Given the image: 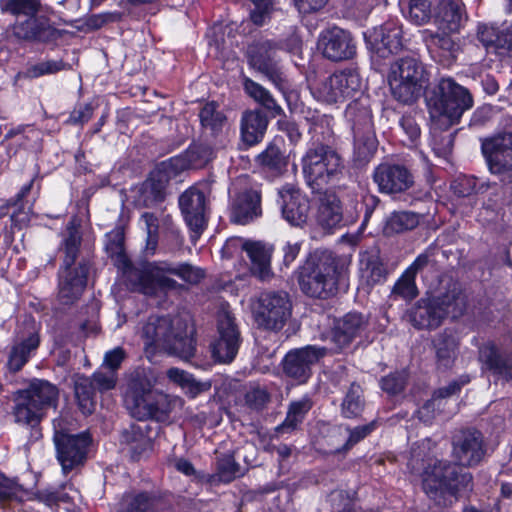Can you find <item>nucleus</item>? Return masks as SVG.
I'll return each instance as SVG.
<instances>
[{"mask_svg":"<svg viewBox=\"0 0 512 512\" xmlns=\"http://www.w3.org/2000/svg\"><path fill=\"white\" fill-rule=\"evenodd\" d=\"M485 454L482 434L464 430L453 439V456L458 465L431 459L423 472V489L438 506H450L459 495L472 489V475L460 466L478 464Z\"/></svg>","mask_w":512,"mask_h":512,"instance_id":"f257e3e1","label":"nucleus"},{"mask_svg":"<svg viewBox=\"0 0 512 512\" xmlns=\"http://www.w3.org/2000/svg\"><path fill=\"white\" fill-rule=\"evenodd\" d=\"M156 378L150 369L137 368L129 376L125 392V405L130 414L139 419L167 421L174 407L181 403L154 389Z\"/></svg>","mask_w":512,"mask_h":512,"instance_id":"f03ea898","label":"nucleus"},{"mask_svg":"<svg viewBox=\"0 0 512 512\" xmlns=\"http://www.w3.org/2000/svg\"><path fill=\"white\" fill-rule=\"evenodd\" d=\"M82 241L80 232V220L72 217L63 233L60 250L64 253L63 268L59 272L58 297L62 304L70 305L82 295L89 272L88 263L79 262L72 267L79 254Z\"/></svg>","mask_w":512,"mask_h":512,"instance_id":"7ed1b4c3","label":"nucleus"},{"mask_svg":"<svg viewBox=\"0 0 512 512\" xmlns=\"http://www.w3.org/2000/svg\"><path fill=\"white\" fill-rule=\"evenodd\" d=\"M169 275L177 276L189 284H198L205 277V272L188 263L168 261L145 262L142 269L128 272L129 279L138 286L137 292L147 296L175 289L177 282Z\"/></svg>","mask_w":512,"mask_h":512,"instance_id":"20e7f679","label":"nucleus"},{"mask_svg":"<svg viewBox=\"0 0 512 512\" xmlns=\"http://www.w3.org/2000/svg\"><path fill=\"white\" fill-rule=\"evenodd\" d=\"M141 337L146 348L163 350L184 360L195 353L194 339L180 318L152 315L143 325Z\"/></svg>","mask_w":512,"mask_h":512,"instance_id":"39448f33","label":"nucleus"},{"mask_svg":"<svg viewBox=\"0 0 512 512\" xmlns=\"http://www.w3.org/2000/svg\"><path fill=\"white\" fill-rule=\"evenodd\" d=\"M432 130H447L473 106L469 91L451 78H443L426 97Z\"/></svg>","mask_w":512,"mask_h":512,"instance_id":"423d86ee","label":"nucleus"},{"mask_svg":"<svg viewBox=\"0 0 512 512\" xmlns=\"http://www.w3.org/2000/svg\"><path fill=\"white\" fill-rule=\"evenodd\" d=\"M466 306L465 294L453 283L443 294L418 300L411 311L410 320L417 329H436L446 317L456 319L462 316Z\"/></svg>","mask_w":512,"mask_h":512,"instance_id":"0eeeda50","label":"nucleus"},{"mask_svg":"<svg viewBox=\"0 0 512 512\" xmlns=\"http://www.w3.org/2000/svg\"><path fill=\"white\" fill-rule=\"evenodd\" d=\"M338 271L335 257L329 251H316L300 268L298 282L301 291L326 299L337 291Z\"/></svg>","mask_w":512,"mask_h":512,"instance_id":"6e6552de","label":"nucleus"},{"mask_svg":"<svg viewBox=\"0 0 512 512\" xmlns=\"http://www.w3.org/2000/svg\"><path fill=\"white\" fill-rule=\"evenodd\" d=\"M389 86L393 97L404 104L415 102L429 83L424 64L415 57H403L390 68Z\"/></svg>","mask_w":512,"mask_h":512,"instance_id":"1a4fd4ad","label":"nucleus"},{"mask_svg":"<svg viewBox=\"0 0 512 512\" xmlns=\"http://www.w3.org/2000/svg\"><path fill=\"white\" fill-rule=\"evenodd\" d=\"M342 168L341 157L327 144L311 145L302 157L303 175L313 192L322 191L336 180Z\"/></svg>","mask_w":512,"mask_h":512,"instance_id":"9d476101","label":"nucleus"},{"mask_svg":"<svg viewBox=\"0 0 512 512\" xmlns=\"http://www.w3.org/2000/svg\"><path fill=\"white\" fill-rule=\"evenodd\" d=\"M280 46L275 40L259 39L248 45L246 56L251 68L264 75L279 91L285 94L288 80L280 66L277 53Z\"/></svg>","mask_w":512,"mask_h":512,"instance_id":"9b49d317","label":"nucleus"},{"mask_svg":"<svg viewBox=\"0 0 512 512\" xmlns=\"http://www.w3.org/2000/svg\"><path fill=\"white\" fill-rule=\"evenodd\" d=\"M292 304L284 291L261 292L252 305V313L259 327L266 330L282 329L291 315Z\"/></svg>","mask_w":512,"mask_h":512,"instance_id":"f8f14e48","label":"nucleus"},{"mask_svg":"<svg viewBox=\"0 0 512 512\" xmlns=\"http://www.w3.org/2000/svg\"><path fill=\"white\" fill-rule=\"evenodd\" d=\"M61 422V419L53 421V441L56 448V458L62 467L63 473L67 474L84 464L90 437L86 433L73 435L64 432Z\"/></svg>","mask_w":512,"mask_h":512,"instance_id":"ddd939ff","label":"nucleus"},{"mask_svg":"<svg viewBox=\"0 0 512 512\" xmlns=\"http://www.w3.org/2000/svg\"><path fill=\"white\" fill-rule=\"evenodd\" d=\"M218 339L212 343L213 358L220 363H230L236 357L242 339L235 319L228 311L218 315Z\"/></svg>","mask_w":512,"mask_h":512,"instance_id":"4468645a","label":"nucleus"},{"mask_svg":"<svg viewBox=\"0 0 512 512\" xmlns=\"http://www.w3.org/2000/svg\"><path fill=\"white\" fill-rule=\"evenodd\" d=\"M40 345L39 329L33 320L25 321L24 328H18L10 348L7 367L9 371H20L36 353Z\"/></svg>","mask_w":512,"mask_h":512,"instance_id":"2eb2a0df","label":"nucleus"},{"mask_svg":"<svg viewBox=\"0 0 512 512\" xmlns=\"http://www.w3.org/2000/svg\"><path fill=\"white\" fill-rule=\"evenodd\" d=\"M326 354V348L308 345L289 351L283 361V372L298 384L306 383L312 375V366Z\"/></svg>","mask_w":512,"mask_h":512,"instance_id":"dca6fc26","label":"nucleus"},{"mask_svg":"<svg viewBox=\"0 0 512 512\" xmlns=\"http://www.w3.org/2000/svg\"><path fill=\"white\" fill-rule=\"evenodd\" d=\"M489 169L495 174H509L512 181V132L486 139L481 145Z\"/></svg>","mask_w":512,"mask_h":512,"instance_id":"f3484780","label":"nucleus"},{"mask_svg":"<svg viewBox=\"0 0 512 512\" xmlns=\"http://www.w3.org/2000/svg\"><path fill=\"white\" fill-rule=\"evenodd\" d=\"M179 207L184 221L192 233L191 240L195 243L207 224L204 193L196 188L187 189L179 197Z\"/></svg>","mask_w":512,"mask_h":512,"instance_id":"a211bd4d","label":"nucleus"},{"mask_svg":"<svg viewBox=\"0 0 512 512\" xmlns=\"http://www.w3.org/2000/svg\"><path fill=\"white\" fill-rule=\"evenodd\" d=\"M323 56L331 61H343L356 54V43L351 33L333 26L323 30L319 36Z\"/></svg>","mask_w":512,"mask_h":512,"instance_id":"6ab92c4d","label":"nucleus"},{"mask_svg":"<svg viewBox=\"0 0 512 512\" xmlns=\"http://www.w3.org/2000/svg\"><path fill=\"white\" fill-rule=\"evenodd\" d=\"M379 191L385 194H398L407 191L414 184L411 171L402 164L381 163L373 173Z\"/></svg>","mask_w":512,"mask_h":512,"instance_id":"aec40b11","label":"nucleus"},{"mask_svg":"<svg viewBox=\"0 0 512 512\" xmlns=\"http://www.w3.org/2000/svg\"><path fill=\"white\" fill-rule=\"evenodd\" d=\"M369 326L366 316L359 312H349L334 320L331 340L339 348L350 345L356 338L362 337Z\"/></svg>","mask_w":512,"mask_h":512,"instance_id":"412c9836","label":"nucleus"},{"mask_svg":"<svg viewBox=\"0 0 512 512\" xmlns=\"http://www.w3.org/2000/svg\"><path fill=\"white\" fill-rule=\"evenodd\" d=\"M279 197L282 215L287 222L294 226H302L307 222L310 202L299 189L287 184L279 190Z\"/></svg>","mask_w":512,"mask_h":512,"instance_id":"4be33fe9","label":"nucleus"},{"mask_svg":"<svg viewBox=\"0 0 512 512\" xmlns=\"http://www.w3.org/2000/svg\"><path fill=\"white\" fill-rule=\"evenodd\" d=\"M450 32H435L430 29L421 31V38L430 55L438 62L449 64L456 59L460 46Z\"/></svg>","mask_w":512,"mask_h":512,"instance_id":"5701e85b","label":"nucleus"},{"mask_svg":"<svg viewBox=\"0 0 512 512\" xmlns=\"http://www.w3.org/2000/svg\"><path fill=\"white\" fill-rule=\"evenodd\" d=\"M242 250L246 252L251 262V273L261 281H267L273 276L271 258L273 247L261 241L247 240L242 243Z\"/></svg>","mask_w":512,"mask_h":512,"instance_id":"b1692460","label":"nucleus"},{"mask_svg":"<svg viewBox=\"0 0 512 512\" xmlns=\"http://www.w3.org/2000/svg\"><path fill=\"white\" fill-rule=\"evenodd\" d=\"M468 15L462 0H441L435 22L439 30L458 33L467 22Z\"/></svg>","mask_w":512,"mask_h":512,"instance_id":"393cba45","label":"nucleus"},{"mask_svg":"<svg viewBox=\"0 0 512 512\" xmlns=\"http://www.w3.org/2000/svg\"><path fill=\"white\" fill-rule=\"evenodd\" d=\"M478 358L483 369L506 381L512 379V354L501 353L493 342L480 346Z\"/></svg>","mask_w":512,"mask_h":512,"instance_id":"a878e982","label":"nucleus"},{"mask_svg":"<svg viewBox=\"0 0 512 512\" xmlns=\"http://www.w3.org/2000/svg\"><path fill=\"white\" fill-rule=\"evenodd\" d=\"M124 239V228L121 226L114 228L112 231L106 234L105 249L110 257L116 259L119 268L122 270V274L127 285L131 288V290L137 292L138 286L131 279H129L128 272L134 269H142V266L145 263H141L138 266H135L131 263V261L124 253Z\"/></svg>","mask_w":512,"mask_h":512,"instance_id":"bb28decb","label":"nucleus"},{"mask_svg":"<svg viewBox=\"0 0 512 512\" xmlns=\"http://www.w3.org/2000/svg\"><path fill=\"white\" fill-rule=\"evenodd\" d=\"M147 424H132L121 434V445L133 461H138L152 449V438Z\"/></svg>","mask_w":512,"mask_h":512,"instance_id":"cd10ccee","label":"nucleus"},{"mask_svg":"<svg viewBox=\"0 0 512 512\" xmlns=\"http://www.w3.org/2000/svg\"><path fill=\"white\" fill-rule=\"evenodd\" d=\"M372 38L382 57L396 54L403 48L402 26L397 20H389L375 29Z\"/></svg>","mask_w":512,"mask_h":512,"instance_id":"c85d7f7f","label":"nucleus"},{"mask_svg":"<svg viewBox=\"0 0 512 512\" xmlns=\"http://www.w3.org/2000/svg\"><path fill=\"white\" fill-rule=\"evenodd\" d=\"M261 194L256 189H248L237 194L232 206V220L241 225H246L260 217Z\"/></svg>","mask_w":512,"mask_h":512,"instance_id":"c756f323","label":"nucleus"},{"mask_svg":"<svg viewBox=\"0 0 512 512\" xmlns=\"http://www.w3.org/2000/svg\"><path fill=\"white\" fill-rule=\"evenodd\" d=\"M161 503L159 492L131 490L122 495L118 512H159Z\"/></svg>","mask_w":512,"mask_h":512,"instance_id":"7c9ffc66","label":"nucleus"},{"mask_svg":"<svg viewBox=\"0 0 512 512\" xmlns=\"http://www.w3.org/2000/svg\"><path fill=\"white\" fill-rule=\"evenodd\" d=\"M169 163H162L161 167L151 172L148 179L142 184L139 201L146 207L161 202L165 197V189L168 183Z\"/></svg>","mask_w":512,"mask_h":512,"instance_id":"2f4dec72","label":"nucleus"},{"mask_svg":"<svg viewBox=\"0 0 512 512\" xmlns=\"http://www.w3.org/2000/svg\"><path fill=\"white\" fill-rule=\"evenodd\" d=\"M359 272L362 283L369 287L384 283L388 274L379 252L376 250L360 254Z\"/></svg>","mask_w":512,"mask_h":512,"instance_id":"473e14b6","label":"nucleus"},{"mask_svg":"<svg viewBox=\"0 0 512 512\" xmlns=\"http://www.w3.org/2000/svg\"><path fill=\"white\" fill-rule=\"evenodd\" d=\"M316 219L324 229H333L343 221L341 201L335 193L325 192L319 198Z\"/></svg>","mask_w":512,"mask_h":512,"instance_id":"72a5a7b5","label":"nucleus"},{"mask_svg":"<svg viewBox=\"0 0 512 512\" xmlns=\"http://www.w3.org/2000/svg\"><path fill=\"white\" fill-rule=\"evenodd\" d=\"M28 397L21 390L17 391L14 397L12 415L17 424L35 429L44 418L45 413Z\"/></svg>","mask_w":512,"mask_h":512,"instance_id":"f704fd0d","label":"nucleus"},{"mask_svg":"<svg viewBox=\"0 0 512 512\" xmlns=\"http://www.w3.org/2000/svg\"><path fill=\"white\" fill-rule=\"evenodd\" d=\"M21 391L45 414L46 410L55 407L58 401L57 387L46 380L33 379L29 386Z\"/></svg>","mask_w":512,"mask_h":512,"instance_id":"c9c22d12","label":"nucleus"},{"mask_svg":"<svg viewBox=\"0 0 512 512\" xmlns=\"http://www.w3.org/2000/svg\"><path fill=\"white\" fill-rule=\"evenodd\" d=\"M267 117L258 110L247 111L241 119V137L249 146L259 143L266 132Z\"/></svg>","mask_w":512,"mask_h":512,"instance_id":"e433bc0d","label":"nucleus"},{"mask_svg":"<svg viewBox=\"0 0 512 512\" xmlns=\"http://www.w3.org/2000/svg\"><path fill=\"white\" fill-rule=\"evenodd\" d=\"M345 116L351 123L353 133L374 129L368 97H360L351 102L346 108Z\"/></svg>","mask_w":512,"mask_h":512,"instance_id":"4c0bfd02","label":"nucleus"},{"mask_svg":"<svg viewBox=\"0 0 512 512\" xmlns=\"http://www.w3.org/2000/svg\"><path fill=\"white\" fill-rule=\"evenodd\" d=\"M313 407V401L307 394L290 402L284 421L276 428L277 432H291L295 430L305 419Z\"/></svg>","mask_w":512,"mask_h":512,"instance_id":"58836bf2","label":"nucleus"},{"mask_svg":"<svg viewBox=\"0 0 512 512\" xmlns=\"http://www.w3.org/2000/svg\"><path fill=\"white\" fill-rule=\"evenodd\" d=\"M48 28L45 20L32 15L16 20L12 25V33L21 40H42L46 37Z\"/></svg>","mask_w":512,"mask_h":512,"instance_id":"ea45409f","label":"nucleus"},{"mask_svg":"<svg viewBox=\"0 0 512 512\" xmlns=\"http://www.w3.org/2000/svg\"><path fill=\"white\" fill-rule=\"evenodd\" d=\"M202 128L212 136H221L227 126V117L215 102H208L199 112Z\"/></svg>","mask_w":512,"mask_h":512,"instance_id":"a19ab883","label":"nucleus"},{"mask_svg":"<svg viewBox=\"0 0 512 512\" xmlns=\"http://www.w3.org/2000/svg\"><path fill=\"white\" fill-rule=\"evenodd\" d=\"M75 397L79 406V409L83 414L89 415L95 409V392L91 378L87 376H77L74 383Z\"/></svg>","mask_w":512,"mask_h":512,"instance_id":"79ce46f5","label":"nucleus"},{"mask_svg":"<svg viewBox=\"0 0 512 512\" xmlns=\"http://www.w3.org/2000/svg\"><path fill=\"white\" fill-rule=\"evenodd\" d=\"M335 85L341 93V102L361 92L362 78L355 69H344L334 74Z\"/></svg>","mask_w":512,"mask_h":512,"instance_id":"37998d69","label":"nucleus"},{"mask_svg":"<svg viewBox=\"0 0 512 512\" xmlns=\"http://www.w3.org/2000/svg\"><path fill=\"white\" fill-rule=\"evenodd\" d=\"M186 158L188 163L181 158H172L170 165L176 169L204 165L213 158V149L207 144H193L187 149Z\"/></svg>","mask_w":512,"mask_h":512,"instance_id":"c03bdc74","label":"nucleus"},{"mask_svg":"<svg viewBox=\"0 0 512 512\" xmlns=\"http://www.w3.org/2000/svg\"><path fill=\"white\" fill-rule=\"evenodd\" d=\"M354 157L359 163L368 162L377 149L374 129L354 132Z\"/></svg>","mask_w":512,"mask_h":512,"instance_id":"a18cd8bd","label":"nucleus"},{"mask_svg":"<svg viewBox=\"0 0 512 512\" xmlns=\"http://www.w3.org/2000/svg\"><path fill=\"white\" fill-rule=\"evenodd\" d=\"M244 90L256 102L261 104L267 110L272 111L274 116L281 115L283 113V109L276 102L271 93L259 83L246 78L244 81Z\"/></svg>","mask_w":512,"mask_h":512,"instance_id":"49530a36","label":"nucleus"},{"mask_svg":"<svg viewBox=\"0 0 512 512\" xmlns=\"http://www.w3.org/2000/svg\"><path fill=\"white\" fill-rule=\"evenodd\" d=\"M434 346L438 365L444 368L450 367L454 361L457 348V343L453 335L446 330L438 334L434 339Z\"/></svg>","mask_w":512,"mask_h":512,"instance_id":"de8ad7c7","label":"nucleus"},{"mask_svg":"<svg viewBox=\"0 0 512 512\" xmlns=\"http://www.w3.org/2000/svg\"><path fill=\"white\" fill-rule=\"evenodd\" d=\"M419 224V215L410 211L393 212L386 220L387 234L402 233L412 230Z\"/></svg>","mask_w":512,"mask_h":512,"instance_id":"09e8293b","label":"nucleus"},{"mask_svg":"<svg viewBox=\"0 0 512 512\" xmlns=\"http://www.w3.org/2000/svg\"><path fill=\"white\" fill-rule=\"evenodd\" d=\"M39 9V0H0L1 12L11 14L16 20L37 15Z\"/></svg>","mask_w":512,"mask_h":512,"instance_id":"8fccbe9b","label":"nucleus"},{"mask_svg":"<svg viewBox=\"0 0 512 512\" xmlns=\"http://www.w3.org/2000/svg\"><path fill=\"white\" fill-rule=\"evenodd\" d=\"M309 133L312 137V144H327L331 146L334 140V132L332 129V118L327 115H318L313 118Z\"/></svg>","mask_w":512,"mask_h":512,"instance_id":"3c124183","label":"nucleus"},{"mask_svg":"<svg viewBox=\"0 0 512 512\" xmlns=\"http://www.w3.org/2000/svg\"><path fill=\"white\" fill-rule=\"evenodd\" d=\"M362 393L360 385H350L341 405V413L345 418H356L361 414L364 408Z\"/></svg>","mask_w":512,"mask_h":512,"instance_id":"603ef678","label":"nucleus"},{"mask_svg":"<svg viewBox=\"0 0 512 512\" xmlns=\"http://www.w3.org/2000/svg\"><path fill=\"white\" fill-rule=\"evenodd\" d=\"M4 139H16V142L25 149L34 148L40 140V131L31 125H19L11 128Z\"/></svg>","mask_w":512,"mask_h":512,"instance_id":"864d4df0","label":"nucleus"},{"mask_svg":"<svg viewBox=\"0 0 512 512\" xmlns=\"http://www.w3.org/2000/svg\"><path fill=\"white\" fill-rule=\"evenodd\" d=\"M315 98L325 103H338L341 102V93L335 85L334 75L320 80L312 89Z\"/></svg>","mask_w":512,"mask_h":512,"instance_id":"5fc2aeb1","label":"nucleus"},{"mask_svg":"<svg viewBox=\"0 0 512 512\" xmlns=\"http://www.w3.org/2000/svg\"><path fill=\"white\" fill-rule=\"evenodd\" d=\"M377 428V422L371 421L368 424L360 425L354 428L346 427V432L348 433V438L345 443L335 449L336 453H341L348 451L354 445L365 439L368 435H370Z\"/></svg>","mask_w":512,"mask_h":512,"instance_id":"6e6d98bb","label":"nucleus"},{"mask_svg":"<svg viewBox=\"0 0 512 512\" xmlns=\"http://www.w3.org/2000/svg\"><path fill=\"white\" fill-rule=\"evenodd\" d=\"M67 69H70V65L62 60H47L29 67L25 72V76L28 78H38Z\"/></svg>","mask_w":512,"mask_h":512,"instance_id":"4d7b16f0","label":"nucleus"},{"mask_svg":"<svg viewBox=\"0 0 512 512\" xmlns=\"http://www.w3.org/2000/svg\"><path fill=\"white\" fill-rule=\"evenodd\" d=\"M430 0H410L408 17L417 25H422L429 21L431 17Z\"/></svg>","mask_w":512,"mask_h":512,"instance_id":"13d9d810","label":"nucleus"},{"mask_svg":"<svg viewBox=\"0 0 512 512\" xmlns=\"http://www.w3.org/2000/svg\"><path fill=\"white\" fill-rule=\"evenodd\" d=\"M140 220L144 223L147 232V249L153 253L158 243L160 219L154 213L145 212Z\"/></svg>","mask_w":512,"mask_h":512,"instance_id":"bf43d9fd","label":"nucleus"},{"mask_svg":"<svg viewBox=\"0 0 512 512\" xmlns=\"http://www.w3.org/2000/svg\"><path fill=\"white\" fill-rule=\"evenodd\" d=\"M239 472V465L233 457L224 456L219 459L217 464V477L219 481L229 483L237 477Z\"/></svg>","mask_w":512,"mask_h":512,"instance_id":"052dcab7","label":"nucleus"},{"mask_svg":"<svg viewBox=\"0 0 512 512\" xmlns=\"http://www.w3.org/2000/svg\"><path fill=\"white\" fill-rule=\"evenodd\" d=\"M392 293L405 299H412L417 296L415 276L406 271L395 283Z\"/></svg>","mask_w":512,"mask_h":512,"instance_id":"680f3d73","label":"nucleus"},{"mask_svg":"<svg viewBox=\"0 0 512 512\" xmlns=\"http://www.w3.org/2000/svg\"><path fill=\"white\" fill-rule=\"evenodd\" d=\"M477 38L486 48L500 49V30L493 25H479Z\"/></svg>","mask_w":512,"mask_h":512,"instance_id":"e2e57ef3","label":"nucleus"},{"mask_svg":"<svg viewBox=\"0 0 512 512\" xmlns=\"http://www.w3.org/2000/svg\"><path fill=\"white\" fill-rule=\"evenodd\" d=\"M258 161L261 165L276 170L282 166L283 156L277 146L270 145L266 148V150L258 155Z\"/></svg>","mask_w":512,"mask_h":512,"instance_id":"0e129e2a","label":"nucleus"},{"mask_svg":"<svg viewBox=\"0 0 512 512\" xmlns=\"http://www.w3.org/2000/svg\"><path fill=\"white\" fill-rule=\"evenodd\" d=\"M121 19L119 12H103L99 14H93L88 16L84 24L88 29L97 30L108 23L117 22Z\"/></svg>","mask_w":512,"mask_h":512,"instance_id":"69168bd1","label":"nucleus"},{"mask_svg":"<svg viewBox=\"0 0 512 512\" xmlns=\"http://www.w3.org/2000/svg\"><path fill=\"white\" fill-rule=\"evenodd\" d=\"M381 388L388 394L400 393L405 386L406 378L403 372H395L381 379Z\"/></svg>","mask_w":512,"mask_h":512,"instance_id":"338daca9","label":"nucleus"},{"mask_svg":"<svg viewBox=\"0 0 512 512\" xmlns=\"http://www.w3.org/2000/svg\"><path fill=\"white\" fill-rule=\"evenodd\" d=\"M116 379V374L113 371H97L92 375L91 378L96 390L100 392L113 389L116 385Z\"/></svg>","mask_w":512,"mask_h":512,"instance_id":"774afa93","label":"nucleus"}]
</instances>
